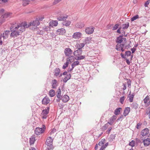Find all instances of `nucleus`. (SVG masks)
<instances>
[{
  "instance_id": "1",
  "label": "nucleus",
  "mask_w": 150,
  "mask_h": 150,
  "mask_svg": "<svg viewBox=\"0 0 150 150\" xmlns=\"http://www.w3.org/2000/svg\"><path fill=\"white\" fill-rule=\"evenodd\" d=\"M28 28V26L27 25V23L24 22L17 24L15 27L14 29L16 30L21 34L23 32L25 31L26 28Z\"/></svg>"
},
{
  "instance_id": "2",
  "label": "nucleus",
  "mask_w": 150,
  "mask_h": 150,
  "mask_svg": "<svg viewBox=\"0 0 150 150\" xmlns=\"http://www.w3.org/2000/svg\"><path fill=\"white\" fill-rule=\"evenodd\" d=\"M116 42L118 43L125 45L127 43V40L126 38H123L122 36H120L117 38Z\"/></svg>"
},
{
  "instance_id": "3",
  "label": "nucleus",
  "mask_w": 150,
  "mask_h": 150,
  "mask_svg": "<svg viewBox=\"0 0 150 150\" xmlns=\"http://www.w3.org/2000/svg\"><path fill=\"white\" fill-rule=\"evenodd\" d=\"M50 107H47L46 109L43 110L41 114V116L43 119H46L47 116V114L49 113Z\"/></svg>"
},
{
  "instance_id": "4",
  "label": "nucleus",
  "mask_w": 150,
  "mask_h": 150,
  "mask_svg": "<svg viewBox=\"0 0 150 150\" xmlns=\"http://www.w3.org/2000/svg\"><path fill=\"white\" fill-rule=\"evenodd\" d=\"M40 24V23L39 20H35L31 21L28 24H27V25H28V28L30 26H32L34 28H35L38 26Z\"/></svg>"
},
{
  "instance_id": "5",
  "label": "nucleus",
  "mask_w": 150,
  "mask_h": 150,
  "mask_svg": "<svg viewBox=\"0 0 150 150\" xmlns=\"http://www.w3.org/2000/svg\"><path fill=\"white\" fill-rule=\"evenodd\" d=\"M45 129V127L43 125L42 128H41L37 127L36 128L35 132L36 134L39 135L43 133Z\"/></svg>"
},
{
  "instance_id": "6",
  "label": "nucleus",
  "mask_w": 150,
  "mask_h": 150,
  "mask_svg": "<svg viewBox=\"0 0 150 150\" xmlns=\"http://www.w3.org/2000/svg\"><path fill=\"white\" fill-rule=\"evenodd\" d=\"M82 35L81 33L79 32L74 33L72 35V38L75 39H79L81 38Z\"/></svg>"
},
{
  "instance_id": "7",
  "label": "nucleus",
  "mask_w": 150,
  "mask_h": 150,
  "mask_svg": "<svg viewBox=\"0 0 150 150\" xmlns=\"http://www.w3.org/2000/svg\"><path fill=\"white\" fill-rule=\"evenodd\" d=\"M125 45L117 43L116 46V49L118 51H121L123 52L125 50V49H124Z\"/></svg>"
},
{
  "instance_id": "8",
  "label": "nucleus",
  "mask_w": 150,
  "mask_h": 150,
  "mask_svg": "<svg viewBox=\"0 0 150 150\" xmlns=\"http://www.w3.org/2000/svg\"><path fill=\"white\" fill-rule=\"evenodd\" d=\"M94 31V28L93 27H91L86 28L85 30V32L86 34L88 35H90L92 34Z\"/></svg>"
},
{
  "instance_id": "9",
  "label": "nucleus",
  "mask_w": 150,
  "mask_h": 150,
  "mask_svg": "<svg viewBox=\"0 0 150 150\" xmlns=\"http://www.w3.org/2000/svg\"><path fill=\"white\" fill-rule=\"evenodd\" d=\"M64 53L65 56H68L72 54L73 51L69 48H67L65 49Z\"/></svg>"
},
{
  "instance_id": "10",
  "label": "nucleus",
  "mask_w": 150,
  "mask_h": 150,
  "mask_svg": "<svg viewBox=\"0 0 150 150\" xmlns=\"http://www.w3.org/2000/svg\"><path fill=\"white\" fill-rule=\"evenodd\" d=\"M21 34L17 30H15L12 31L11 35V37H17L18 36L20 35Z\"/></svg>"
},
{
  "instance_id": "11",
  "label": "nucleus",
  "mask_w": 150,
  "mask_h": 150,
  "mask_svg": "<svg viewBox=\"0 0 150 150\" xmlns=\"http://www.w3.org/2000/svg\"><path fill=\"white\" fill-rule=\"evenodd\" d=\"M53 139L50 137H47L46 141V144L48 146H50L52 145Z\"/></svg>"
},
{
  "instance_id": "12",
  "label": "nucleus",
  "mask_w": 150,
  "mask_h": 150,
  "mask_svg": "<svg viewBox=\"0 0 150 150\" xmlns=\"http://www.w3.org/2000/svg\"><path fill=\"white\" fill-rule=\"evenodd\" d=\"M143 100L145 106H147L149 105L150 100L149 96H146L144 99Z\"/></svg>"
},
{
  "instance_id": "13",
  "label": "nucleus",
  "mask_w": 150,
  "mask_h": 150,
  "mask_svg": "<svg viewBox=\"0 0 150 150\" xmlns=\"http://www.w3.org/2000/svg\"><path fill=\"white\" fill-rule=\"evenodd\" d=\"M56 32L57 33V34L60 35H63L66 33V30L63 28L58 29L56 31Z\"/></svg>"
},
{
  "instance_id": "14",
  "label": "nucleus",
  "mask_w": 150,
  "mask_h": 150,
  "mask_svg": "<svg viewBox=\"0 0 150 150\" xmlns=\"http://www.w3.org/2000/svg\"><path fill=\"white\" fill-rule=\"evenodd\" d=\"M79 62L78 61H76L74 62L71 64V69H69L68 70V72H69V71H71L75 67L79 65Z\"/></svg>"
},
{
  "instance_id": "15",
  "label": "nucleus",
  "mask_w": 150,
  "mask_h": 150,
  "mask_svg": "<svg viewBox=\"0 0 150 150\" xmlns=\"http://www.w3.org/2000/svg\"><path fill=\"white\" fill-rule=\"evenodd\" d=\"M10 31L9 30H6L4 32L2 35V37L4 39H6L8 38V35L10 34Z\"/></svg>"
},
{
  "instance_id": "16",
  "label": "nucleus",
  "mask_w": 150,
  "mask_h": 150,
  "mask_svg": "<svg viewBox=\"0 0 150 150\" xmlns=\"http://www.w3.org/2000/svg\"><path fill=\"white\" fill-rule=\"evenodd\" d=\"M82 52V50H80L78 49L74 51V54L77 57L78 56H79L81 54Z\"/></svg>"
},
{
  "instance_id": "17",
  "label": "nucleus",
  "mask_w": 150,
  "mask_h": 150,
  "mask_svg": "<svg viewBox=\"0 0 150 150\" xmlns=\"http://www.w3.org/2000/svg\"><path fill=\"white\" fill-rule=\"evenodd\" d=\"M130 110V108L129 107L125 108L124 110L123 113L125 117L127 115L129 112Z\"/></svg>"
},
{
  "instance_id": "18",
  "label": "nucleus",
  "mask_w": 150,
  "mask_h": 150,
  "mask_svg": "<svg viewBox=\"0 0 150 150\" xmlns=\"http://www.w3.org/2000/svg\"><path fill=\"white\" fill-rule=\"evenodd\" d=\"M61 100L63 102H67L69 100V97L67 95H64L62 97Z\"/></svg>"
},
{
  "instance_id": "19",
  "label": "nucleus",
  "mask_w": 150,
  "mask_h": 150,
  "mask_svg": "<svg viewBox=\"0 0 150 150\" xmlns=\"http://www.w3.org/2000/svg\"><path fill=\"white\" fill-rule=\"evenodd\" d=\"M50 102V100L47 97H45L42 100V102L43 104L44 105H47Z\"/></svg>"
},
{
  "instance_id": "20",
  "label": "nucleus",
  "mask_w": 150,
  "mask_h": 150,
  "mask_svg": "<svg viewBox=\"0 0 150 150\" xmlns=\"http://www.w3.org/2000/svg\"><path fill=\"white\" fill-rule=\"evenodd\" d=\"M149 132V129L148 128H145L141 132V134L143 136H145Z\"/></svg>"
},
{
  "instance_id": "21",
  "label": "nucleus",
  "mask_w": 150,
  "mask_h": 150,
  "mask_svg": "<svg viewBox=\"0 0 150 150\" xmlns=\"http://www.w3.org/2000/svg\"><path fill=\"white\" fill-rule=\"evenodd\" d=\"M62 25L66 26H69L71 23V22L69 20H65L62 23Z\"/></svg>"
},
{
  "instance_id": "22",
  "label": "nucleus",
  "mask_w": 150,
  "mask_h": 150,
  "mask_svg": "<svg viewBox=\"0 0 150 150\" xmlns=\"http://www.w3.org/2000/svg\"><path fill=\"white\" fill-rule=\"evenodd\" d=\"M49 25L52 27H53V26H57L58 25V22L57 21H50L49 23Z\"/></svg>"
},
{
  "instance_id": "23",
  "label": "nucleus",
  "mask_w": 150,
  "mask_h": 150,
  "mask_svg": "<svg viewBox=\"0 0 150 150\" xmlns=\"http://www.w3.org/2000/svg\"><path fill=\"white\" fill-rule=\"evenodd\" d=\"M68 17V16L64 15L62 16H60L59 17L57 18V19L59 21H64Z\"/></svg>"
},
{
  "instance_id": "24",
  "label": "nucleus",
  "mask_w": 150,
  "mask_h": 150,
  "mask_svg": "<svg viewBox=\"0 0 150 150\" xmlns=\"http://www.w3.org/2000/svg\"><path fill=\"white\" fill-rule=\"evenodd\" d=\"M143 143L144 145L145 146H148L150 144V139L147 138L146 139L144 140Z\"/></svg>"
},
{
  "instance_id": "25",
  "label": "nucleus",
  "mask_w": 150,
  "mask_h": 150,
  "mask_svg": "<svg viewBox=\"0 0 150 150\" xmlns=\"http://www.w3.org/2000/svg\"><path fill=\"white\" fill-rule=\"evenodd\" d=\"M69 57H68L67 59V62H68V63H69V62H73L74 60V57L73 56L70 55V56H68Z\"/></svg>"
},
{
  "instance_id": "26",
  "label": "nucleus",
  "mask_w": 150,
  "mask_h": 150,
  "mask_svg": "<svg viewBox=\"0 0 150 150\" xmlns=\"http://www.w3.org/2000/svg\"><path fill=\"white\" fill-rule=\"evenodd\" d=\"M92 38L91 37H87L85 39L84 42L86 44H88L92 40Z\"/></svg>"
},
{
  "instance_id": "27",
  "label": "nucleus",
  "mask_w": 150,
  "mask_h": 150,
  "mask_svg": "<svg viewBox=\"0 0 150 150\" xmlns=\"http://www.w3.org/2000/svg\"><path fill=\"white\" fill-rule=\"evenodd\" d=\"M85 45V44L84 43H80L79 44H76V47L78 49L81 50Z\"/></svg>"
},
{
  "instance_id": "28",
  "label": "nucleus",
  "mask_w": 150,
  "mask_h": 150,
  "mask_svg": "<svg viewBox=\"0 0 150 150\" xmlns=\"http://www.w3.org/2000/svg\"><path fill=\"white\" fill-rule=\"evenodd\" d=\"M35 141V137L34 136H32L30 138V145L33 144H34Z\"/></svg>"
},
{
  "instance_id": "29",
  "label": "nucleus",
  "mask_w": 150,
  "mask_h": 150,
  "mask_svg": "<svg viewBox=\"0 0 150 150\" xmlns=\"http://www.w3.org/2000/svg\"><path fill=\"white\" fill-rule=\"evenodd\" d=\"M84 26V24L81 23H77L75 25L76 27L78 28H81L83 27Z\"/></svg>"
},
{
  "instance_id": "30",
  "label": "nucleus",
  "mask_w": 150,
  "mask_h": 150,
  "mask_svg": "<svg viewBox=\"0 0 150 150\" xmlns=\"http://www.w3.org/2000/svg\"><path fill=\"white\" fill-rule=\"evenodd\" d=\"M71 75L69 74H67L66 76L63 79V81L64 82H66L67 80L70 79L71 77Z\"/></svg>"
},
{
  "instance_id": "31",
  "label": "nucleus",
  "mask_w": 150,
  "mask_h": 150,
  "mask_svg": "<svg viewBox=\"0 0 150 150\" xmlns=\"http://www.w3.org/2000/svg\"><path fill=\"white\" fill-rule=\"evenodd\" d=\"M60 72V70L58 68H56L54 70V75L56 76H58Z\"/></svg>"
},
{
  "instance_id": "32",
  "label": "nucleus",
  "mask_w": 150,
  "mask_h": 150,
  "mask_svg": "<svg viewBox=\"0 0 150 150\" xmlns=\"http://www.w3.org/2000/svg\"><path fill=\"white\" fill-rule=\"evenodd\" d=\"M122 110V108H116L114 114L116 115H118L120 114V111Z\"/></svg>"
},
{
  "instance_id": "33",
  "label": "nucleus",
  "mask_w": 150,
  "mask_h": 150,
  "mask_svg": "<svg viewBox=\"0 0 150 150\" xmlns=\"http://www.w3.org/2000/svg\"><path fill=\"white\" fill-rule=\"evenodd\" d=\"M49 94L50 97H52L54 96L55 94L54 90L53 89L50 90L49 92Z\"/></svg>"
},
{
  "instance_id": "34",
  "label": "nucleus",
  "mask_w": 150,
  "mask_h": 150,
  "mask_svg": "<svg viewBox=\"0 0 150 150\" xmlns=\"http://www.w3.org/2000/svg\"><path fill=\"white\" fill-rule=\"evenodd\" d=\"M129 26V23L127 22L125 24H123L122 25V28L123 29H126L128 28Z\"/></svg>"
},
{
  "instance_id": "35",
  "label": "nucleus",
  "mask_w": 150,
  "mask_h": 150,
  "mask_svg": "<svg viewBox=\"0 0 150 150\" xmlns=\"http://www.w3.org/2000/svg\"><path fill=\"white\" fill-rule=\"evenodd\" d=\"M134 97V95L133 94L131 95L129 94L128 97L129 98V100L130 102H132L133 101V99Z\"/></svg>"
},
{
  "instance_id": "36",
  "label": "nucleus",
  "mask_w": 150,
  "mask_h": 150,
  "mask_svg": "<svg viewBox=\"0 0 150 150\" xmlns=\"http://www.w3.org/2000/svg\"><path fill=\"white\" fill-rule=\"evenodd\" d=\"M57 98H59L60 99H61V90H60V89H59L57 91Z\"/></svg>"
},
{
  "instance_id": "37",
  "label": "nucleus",
  "mask_w": 150,
  "mask_h": 150,
  "mask_svg": "<svg viewBox=\"0 0 150 150\" xmlns=\"http://www.w3.org/2000/svg\"><path fill=\"white\" fill-rule=\"evenodd\" d=\"M105 139H102L101 141H100L98 143V145L99 146H101L103 144L105 143Z\"/></svg>"
},
{
  "instance_id": "38",
  "label": "nucleus",
  "mask_w": 150,
  "mask_h": 150,
  "mask_svg": "<svg viewBox=\"0 0 150 150\" xmlns=\"http://www.w3.org/2000/svg\"><path fill=\"white\" fill-rule=\"evenodd\" d=\"M125 98V97L124 96H123L121 97L120 99V102L121 104H123L124 103V101Z\"/></svg>"
},
{
  "instance_id": "39",
  "label": "nucleus",
  "mask_w": 150,
  "mask_h": 150,
  "mask_svg": "<svg viewBox=\"0 0 150 150\" xmlns=\"http://www.w3.org/2000/svg\"><path fill=\"white\" fill-rule=\"evenodd\" d=\"M57 83L56 80L54 79L52 81V87L53 88H54L56 86V84Z\"/></svg>"
},
{
  "instance_id": "40",
  "label": "nucleus",
  "mask_w": 150,
  "mask_h": 150,
  "mask_svg": "<svg viewBox=\"0 0 150 150\" xmlns=\"http://www.w3.org/2000/svg\"><path fill=\"white\" fill-rule=\"evenodd\" d=\"M139 18V16L138 15H137L133 17L132 18H131V20L132 21H133L135 20H136V19Z\"/></svg>"
},
{
  "instance_id": "41",
  "label": "nucleus",
  "mask_w": 150,
  "mask_h": 150,
  "mask_svg": "<svg viewBox=\"0 0 150 150\" xmlns=\"http://www.w3.org/2000/svg\"><path fill=\"white\" fill-rule=\"evenodd\" d=\"M85 58V56L84 55H81V56H78L77 57V60H82L83 59Z\"/></svg>"
},
{
  "instance_id": "42",
  "label": "nucleus",
  "mask_w": 150,
  "mask_h": 150,
  "mask_svg": "<svg viewBox=\"0 0 150 150\" xmlns=\"http://www.w3.org/2000/svg\"><path fill=\"white\" fill-rule=\"evenodd\" d=\"M108 145V143H106V144H103V145L101 146V148L100 149V150H103L105 148L107 147Z\"/></svg>"
},
{
  "instance_id": "43",
  "label": "nucleus",
  "mask_w": 150,
  "mask_h": 150,
  "mask_svg": "<svg viewBox=\"0 0 150 150\" xmlns=\"http://www.w3.org/2000/svg\"><path fill=\"white\" fill-rule=\"evenodd\" d=\"M69 63H68V62H66V63L63 65L62 67V68L64 69H65L68 67Z\"/></svg>"
},
{
  "instance_id": "44",
  "label": "nucleus",
  "mask_w": 150,
  "mask_h": 150,
  "mask_svg": "<svg viewBox=\"0 0 150 150\" xmlns=\"http://www.w3.org/2000/svg\"><path fill=\"white\" fill-rule=\"evenodd\" d=\"M135 145V142L132 140L131 142H130L129 143V145L131 146L132 147H134Z\"/></svg>"
},
{
  "instance_id": "45",
  "label": "nucleus",
  "mask_w": 150,
  "mask_h": 150,
  "mask_svg": "<svg viewBox=\"0 0 150 150\" xmlns=\"http://www.w3.org/2000/svg\"><path fill=\"white\" fill-rule=\"evenodd\" d=\"M119 26V25L118 24H116L113 27L112 30H116L118 28Z\"/></svg>"
},
{
  "instance_id": "46",
  "label": "nucleus",
  "mask_w": 150,
  "mask_h": 150,
  "mask_svg": "<svg viewBox=\"0 0 150 150\" xmlns=\"http://www.w3.org/2000/svg\"><path fill=\"white\" fill-rule=\"evenodd\" d=\"M117 118V117L115 115H113L110 119V121L112 120V121H113L114 120H115Z\"/></svg>"
},
{
  "instance_id": "47",
  "label": "nucleus",
  "mask_w": 150,
  "mask_h": 150,
  "mask_svg": "<svg viewBox=\"0 0 150 150\" xmlns=\"http://www.w3.org/2000/svg\"><path fill=\"white\" fill-rule=\"evenodd\" d=\"M131 54V52L130 51H127L125 52V55L127 56H129Z\"/></svg>"
},
{
  "instance_id": "48",
  "label": "nucleus",
  "mask_w": 150,
  "mask_h": 150,
  "mask_svg": "<svg viewBox=\"0 0 150 150\" xmlns=\"http://www.w3.org/2000/svg\"><path fill=\"white\" fill-rule=\"evenodd\" d=\"M127 83L128 85V87H129V88H130L131 86V81L130 79L128 80L127 82Z\"/></svg>"
},
{
  "instance_id": "49",
  "label": "nucleus",
  "mask_w": 150,
  "mask_h": 150,
  "mask_svg": "<svg viewBox=\"0 0 150 150\" xmlns=\"http://www.w3.org/2000/svg\"><path fill=\"white\" fill-rule=\"evenodd\" d=\"M50 135L52 136L51 137L52 138H53L54 137V130H52V131L50 132Z\"/></svg>"
},
{
  "instance_id": "50",
  "label": "nucleus",
  "mask_w": 150,
  "mask_h": 150,
  "mask_svg": "<svg viewBox=\"0 0 150 150\" xmlns=\"http://www.w3.org/2000/svg\"><path fill=\"white\" fill-rule=\"evenodd\" d=\"M123 87L122 88V89L123 90H125L127 88V84L126 83H124L123 85Z\"/></svg>"
},
{
  "instance_id": "51",
  "label": "nucleus",
  "mask_w": 150,
  "mask_h": 150,
  "mask_svg": "<svg viewBox=\"0 0 150 150\" xmlns=\"http://www.w3.org/2000/svg\"><path fill=\"white\" fill-rule=\"evenodd\" d=\"M10 14L8 13H6L4 14L3 16V18H6L10 16Z\"/></svg>"
},
{
  "instance_id": "52",
  "label": "nucleus",
  "mask_w": 150,
  "mask_h": 150,
  "mask_svg": "<svg viewBox=\"0 0 150 150\" xmlns=\"http://www.w3.org/2000/svg\"><path fill=\"white\" fill-rule=\"evenodd\" d=\"M142 125V123H141L139 122L138 123L137 125V127H136V128L138 129H139L140 128V126Z\"/></svg>"
},
{
  "instance_id": "53",
  "label": "nucleus",
  "mask_w": 150,
  "mask_h": 150,
  "mask_svg": "<svg viewBox=\"0 0 150 150\" xmlns=\"http://www.w3.org/2000/svg\"><path fill=\"white\" fill-rule=\"evenodd\" d=\"M150 0H149L148 1H146L145 3L144 6L145 7H147L148 5L149 4V1Z\"/></svg>"
},
{
  "instance_id": "54",
  "label": "nucleus",
  "mask_w": 150,
  "mask_h": 150,
  "mask_svg": "<svg viewBox=\"0 0 150 150\" xmlns=\"http://www.w3.org/2000/svg\"><path fill=\"white\" fill-rule=\"evenodd\" d=\"M110 122H108L107 124H106L105 125V126H106L107 125V124H109L110 125H112L113 123V121H112V120L111 121H110Z\"/></svg>"
},
{
  "instance_id": "55",
  "label": "nucleus",
  "mask_w": 150,
  "mask_h": 150,
  "mask_svg": "<svg viewBox=\"0 0 150 150\" xmlns=\"http://www.w3.org/2000/svg\"><path fill=\"white\" fill-rule=\"evenodd\" d=\"M62 0H55L54 3L55 4H57L60 1Z\"/></svg>"
},
{
  "instance_id": "56",
  "label": "nucleus",
  "mask_w": 150,
  "mask_h": 150,
  "mask_svg": "<svg viewBox=\"0 0 150 150\" xmlns=\"http://www.w3.org/2000/svg\"><path fill=\"white\" fill-rule=\"evenodd\" d=\"M121 28H120L117 30V33H119V34H120L121 33V32H120V29H121Z\"/></svg>"
},
{
  "instance_id": "57",
  "label": "nucleus",
  "mask_w": 150,
  "mask_h": 150,
  "mask_svg": "<svg viewBox=\"0 0 150 150\" xmlns=\"http://www.w3.org/2000/svg\"><path fill=\"white\" fill-rule=\"evenodd\" d=\"M44 17L43 16H41L39 19V21H42L44 18Z\"/></svg>"
},
{
  "instance_id": "58",
  "label": "nucleus",
  "mask_w": 150,
  "mask_h": 150,
  "mask_svg": "<svg viewBox=\"0 0 150 150\" xmlns=\"http://www.w3.org/2000/svg\"><path fill=\"white\" fill-rule=\"evenodd\" d=\"M67 74H67V72L66 71L64 72L63 74V75H67Z\"/></svg>"
},
{
  "instance_id": "59",
  "label": "nucleus",
  "mask_w": 150,
  "mask_h": 150,
  "mask_svg": "<svg viewBox=\"0 0 150 150\" xmlns=\"http://www.w3.org/2000/svg\"><path fill=\"white\" fill-rule=\"evenodd\" d=\"M126 62L128 64H130V62L129 61V60L128 59H127L126 60Z\"/></svg>"
},
{
  "instance_id": "60",
  "label": "nucleus",
  "mask_w": 150,
  "mask_h": 150,
  "mask_svg": "<svg viewBox=\"0 0 150 150\" xmlns=\"http://www.w3.org/2000/svg\"><path fill=\"white\" fill-rule=\"evenodd\" d=\"M121 55L122 56V57L123 58H125L124 55L122 53H121Z\"/></svg>"
},
{
  "instance_id": "61",
  "label": "nucleus",
  "mask_w": 150,
  "mask_h": 150,
  "mask_svg": "<svg viewBox=\"0 0 150 150\" xmlns=\"http://www.w3.org/2000/svg\"><path fill=\"white\" fill-rule=\"evenodd\" d=\"M2 41L1 40V38H0V45H2Z\"/></svg>"
},
{
  "instance_id": "62",
  "label": "nucleus",
  "mask_w": 150,
  "mask_h": 150,
  "mask_svg": "<svg viewBox=\"0 0 150 150\" xmlns=\"http://www.w3.org/2000/svg\"><path fill=\"white\" fill-rule=\"evenodd\" d=\"M8 0H2V1L3 2H7Z\"/></svg>"
},
{
  "instance_id": "63",
  "label": "nucleus",
  "mask_w": 150,
  "mask_h": 150,
  "mask_svg": "<svg viewBox=\"0 0 150 150\" xmlns=\"http://www.w3.org/2000/svg\"><path fill=\"white\" fill-rule=\"evenodd\" d=\"M30 150H36L33 147H31Z\"/></svg>"
},
{
  "instance_id": "64",
  "label": "nucleus",
  "mask_w": 150,
  "mask_h": 150,
  "mask_svg": "<svg viewBox=\"0 0 150 150\" xmlns=\"http://www.w3.org/2000/svg\"><path fill=\"white\" fill-rule=\"evenodd\" d=\"M97 148H98V145L97 144H96L95 146V149H97Z\"/></svg>"
}]
</instances>
